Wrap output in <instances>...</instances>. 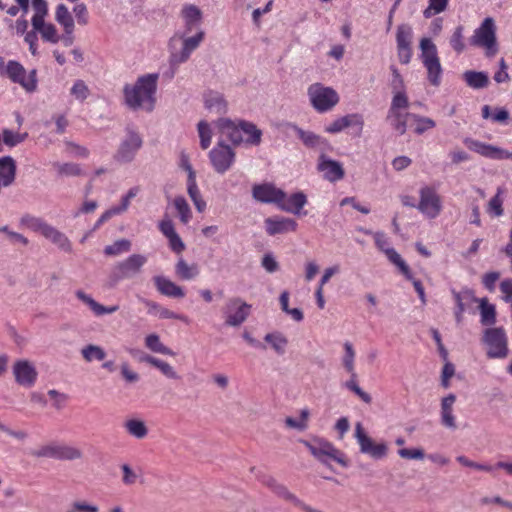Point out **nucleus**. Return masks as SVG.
Listing matches in <instances>:
<instances>
[{
	"instance_id": "obj_64",
	"label": "nucleus",
	"mask_w": 512,
	"mask_h": 512,
	"mask_svg": "<svg viewBox=\"0 0 512 512\" xmlns=\"http://www.w3.org/2000/svg\"><path fill=\"white\" fill-rule=\"evenodd\" d=\"M73 510L77 512H99V506L86 500H76L72 503Z\"/></svg>"
},
{
	"instance_id": "obj_10",
	"label": "nucleus",
	"mask_w": 512,
	"mask_h": 512,
	"mask_svg": "<svg viewBox=\"0 0 512 512\" xmlns=\"http://www.w3.org/2000/svg\"><path fill=\"white\" fill-rule=\"evenodd\" d=\"M408 108V98L401 96L392 97L387 113V121L399 135H404L407 131V122L408 119H411L412 114L408 112Z\"/></svg>"
},
{
	"instance_id": "obj_28",
	"label": "nucleus",
	"mask_w": 512,
	"mask_h": 512,
	"mask_svg": "<svg viewBox=\"0 0 512 512\" xmlns=\"http://www.w3.org/2000/svg\"><path fill=\"white\" fill-rule=\"evenodd\" d=\"M153 282L157 291L166 297L183 298L185 296L184 289L165 276H154Z\"/></svg>"
},
{
	"instance_id": "obj_59",
	"label": "nucleus",
	"mask_w": 512,
	"mask_h": 512,
	"mask_svg": "<svg viewBox=\"0 0 512 512\" xmlns=\"http://www.w3.org/2000/svg\"><path fill=\"white\" fill-rule=\"evenodd\" d=\"M71 95L78 101H85L90 95V90L83 80H76L71 88Z\"/></svg>"
},
{
	"instance_id": "obj_43",
	"label": "nucleus",
	"mask_w": 512,
	"mask_h": 512,
	"mask_svg": "<svg viewBox=\"0 0 512 512\" xmlns=\"http://www.w3.org/2000/svg\"><path fill=\"white\" fill-rule=\"evenodd\" d=\"M173 206L180 222L185 225L188 224L192 219V210L184 196H176L173 200Z\"/></svg>"
},
{
	"instance_id": "obj_46",
	"label": "nucleus",
	"mask_w": 512,
	"mask_h": 512,
	"mask_svg": "<svg viewBox=\"0 0 512 512\" xmlns=\"http://www.w3.org/2000/svg\"><path fill=\"white\" fill-rule=\"evenodd\" d=\"M197 131L200 139V147L203 150L208 149L212 143L213 137V130L211 125L207 121L201 120L197 124Z\"/></svg>"
},
{
	"instance_id": "obj_23",
	"label": "nucleus",
	"mask_w": 512,
	"mask_h": 512,
	"mask_svg": "<svg viewBox=\"0 0 512 512\" xmlns=\"http://www.w3.org/2000/svg\"><path fill=\"white\" fill-rule=\"evenodd\" d=\"M158 228L160 232L167 238L170 249L179 254L185 250V244L175 230L172 220L168 217L163 218Z\"/></svg>"
},
{
	"instance_id": "obj_45",
	"label": "nucleus",
	"mask_w": 512,
	"mask_h": 512,
	"mask_svg": "<svg viewBox=\"0 0 512 512\" xmlns=\"http://www.w3.org/2000/svg\"><path fill=\"white\" fill-rule=\"evenodd\" d=\"M384 254L387 259L399 269L406 279H412V273L409 266L394 248L387 250Z\"/></svg>"
},
{
	"instance_id": "obj_11",
	"label": "nucleus",
	"mask_w": 512,
	"mask_h": 512,
	"mask_svg": "<svg viewBox=\"0 0 512 512\" xmlns=\"http://www.w3.org/2000/svg\"><path fill=\"white\" fill-rule=\"evenodd\" d=\"M483 343L487 346V356L503 359L508 355L507 335L502 327L487 328L483 333Z\"/></svg>"
},
{
	"instance_id": "obj_57",
	"label": "nucleus",
	"mask_w": 512,
	"mask_h": 512,
	"mask_svg": "<svg viewBox=\"0 0 512 512\" xmlns=\"http://www.w3.org/2000/svg\"><path fill=\"white\" fill-rule=\"evenodd\" d=\"M463 31L464 28L462 25L457 26L449 40L450 46L458 54L462 53L465 49Z\"/></svg>"
},
{
	"instance_id": "obj_27",
	"label": "nucleus",
	"mask_w": 512,
	"mask_h": 512,
	"mask_svg": "<svg viewBox=\"0 0 512 512\" xmlns=\"http://www.w3.org/2000/svg\"><path fill=\"white\" fill-rule=\"evenodd\" d=\"M456 402V396L452 393L443 397L440 404V420L441 424L448 428L455 430L457 428L456 425V417L454 415L453 406Z\"/></svg>"
},
{
	"instance_id": "obj_13",
	"label": "nucleus",
	"mask_w": 512,
	"mask_h": 512,
	"mask_svg": "<svg viewBox=\"0 0 512 512\" xmlns=\"http://www.w3.org/2000/svg\"><path fill=\"white\" fill-rule=\"evenodd\" d=\"M38 458H53L56 460L72 461L82 458V451L71 445L50 443L43 445L31 453Z\"/></svg>"
},
{
	"instance_id": "obj_51",
	"label": "nucleus",
	"mask_w": 512,
	"mask_h": 512,
	"mask_svg": "<svg viewBox=\"0 0 512 512\" xmlns=\"http://www.w3.org/2000/svg\"><path fill=\"white\" fill-rule=\"evenodd\" d=\"M265 341L268 342L272 348L279 354L285 353V349L288 343L287 338L279 332L268 333L264 337Z\"/></svg>"
},
{
	"instance_id": "obj_39",
	"label": "nucleus",
	"mask_w": 512,
	"mask_h": 512,
	"mask_svg": "<svg viewBox=\"0 0 512 512\" xmlns=\"http://www.w3.org/2000/svg\"><path fill=\"white\" fill-rule=\"evenodd\" d=\"M480 322L484 326H491L496 322V307L488 302L487 298L479 300Z\"/></svg>"
},
{
	"instance_id": "obj_31",
	"label": "nucleus",
	"mask_w": 512,
	"mask_h": 512,
	"mask_svg": "<svg viewBox=\"0 0 512 512\" xmlns=\"http://www.w3.org/2000/svg\"><path fill=\"white\" fill-rule=\"evenodd\" d=\"M75 295L81 302H83L90 308V310L94 313L95 316L112 314L119 309L118 305L104 306L98 303L96 300L93 299L91 295L85 293L83 290H77L75 292Z\"/></svg>"
},
{
	"instance_id": "obj_5",
	"label": "nucleus",
	"mask_w": 512,
	"mask_h": 512,
	"mask_svg": "<svg viewBox=\"0 0 512 512\" xmlns=\"http://www.w3.org/2000/svg\"><path fill=\"white\" fill-rule=\"evenodd\" d=\"M439 185L423 184L418 190L416 209L426 218L435 219L443 210V201L438 192Z\"/></svg>"
},
{
	"instance_id": "obj_2",
	"label": "nucleus",
	"mask_w": 512,
	"mask_h": 512,
	"mask_svg": "<svg viewBox=\"0 0 512 512\" xmlns=\"http://www.w3.org/2000/svg\"><path fill=\"white\" fill-rule=\"evenodd\" d=\"M216 126L235 146H258L261 143L262 131L252 122L219 118Z\"/></svg>"
},
{
	"instance_id": "obj_19",
	"label": "nucleus",
	"mask_w": 512,
	"mask_h": 512,
	"mask_svg": "<svg viewBox=\"0 0 512 512\" xmlns=\"http://www.w3.org/2000/svg\"><path fill=\"white\" fill-rule=\"evenodd\" d=\"M464 144L466 145V147L469 150H471L483 157L493 159V160H505V159L512 160V152H509L500 147H497V146H494L491 144H487V143H484V142H481L479 140H475L472 138H465Z\"/></svg>"
},
{
	"instance_id": "obj_58",
	"label": "nucleus",
	"mask_w": 512,
	"mask_h": 512,
	"mask_svg": "<svg viewBox=\"0 0 512 512\" xmlns=\"http://www.w3.org/2000/svg\"><path fill=\"white\" fill-rule=\"evenodd\" d=\"M309 417V410L302 409L299 418L287 417L285 423L288 427L303 431L307 428V420Z\"/></svg>"
},
{
	"instance_id": "obj_44",
	"label": "nucleus",
	"mask_w": 512,
	"mask_h": 512,
	"mask_svg": "<svg viewBox=\"0 0 512 512\" xmlns=\"http://www.w3.org/2000/svg\"><path fill=\"white\" fill-rule=\"evenodd\" d=\"M145 346L155 353H160L163 355L173 356L174 352L167 346H165L161 340L160 337L155 334H149L145 337Z\"/></svg>"
},
{
	"instance_id": "obj_16",
	"label": "nucleus",
	"mask_w": 512,
	"mask_h": 512,
	"mask_svg": "<svg viewBox=\"0 0 512 512\" xmlns=\"http://www.w3.org/2000/svg\"><path fill=\"white\" fill-rule=\"evenodd\" d=\"M354 437L362 454H366L375 460H380L387 456V444L383 441L379 443L374 442V440L366 434L360 422L355 426Z\"/></svg>"
},
{
	"instance_id": "obj_63",
	"label": "nucleus",
	"mask_w": 512,
	"mask_h": 512,
	"mask_svg": "<svg viewBox=\"0 0 512 512\" xmlns=\"http://www.w3.org/2000/svg\"><path fill=\"white\" fill-rule=\"evenodd\" d=\"M73 13L79 25H87L89 22V13L84 3H78L73 8Z\"/></svg>"
},
{
	"instance_id": "obj_32",
	"label": "nucleus",
	"mask_w": 512,
	"mask_h": 512,
	"mask_svg": "<svg viewBox=\"0 0 512 512\" xmlns=\"http://www.w3.org/2000/svg\"><path fill=\"white\" fill-rule=\"evenodd\" d=\"M291 128L294 130L297 137L302 141V143L308 148L323 149L328 145V142L325 138L315 134L312 131L303 130L302 128L296 125H292Z\"/></svg>"
},
{
	"instance_id": "obj_49",
	"label": "nucleus",
	"mask_w": 512,
	"mask_h": 512,
	"mask_svg": "<svg viewBox=\"0 0 512 512\" xmlns=\"http://www.w3.org/2000/svg\"><path fill=\"white\" fill-rule=\"evenodd\" d=\"M81 355L87 362L102 361L106 357V352L98 345L89 344L82 348Z\"/></svg>"
},
{
	"instance_id": "obj_42",
	"label": "nucleus",
	"mask_w": 512,
	"mask_h": 512,
	"mask_svg": "<svg viewBox=\"0 0 512 512\" xmlns=\"http://www.w3.org/2000/svg\"><path fill=\"white\" fill-rule=\"evenodd\" d=\"M48 225L49 224L44 219L30 214H25L20 218V226L34 232H39L41 235H43Z\"/></svg>"
},
{
	"instance_id": "obj_17",
	"label": "nucleus",
	"mask_w": 512,
	"mask_h": 512,
	"mask_svg": "<svg viewBox=\"0 0 512 512\" xmlns=\"http://www.w3.org/2000/svg\"><path fill=\"white\" fill-rule=\"evenodd\" d=\"M147 262V257L141 254H132L125 260L118 262L112 270L115 281L129 279L137 275Z\"/></svg>"
},
{
	"instance_id": "obj_38",
	"label": "nucleus",
	"mask_w": 512,
	"mask_h": 512,
	"mask_svg": "<svg viewBox=\"0 0 512 512\" xmlns=\"http://www.w3.org/2000/svg\"><path fill=\"white\" fill-rule=\"evenodd\" d=\"M123 427L130 436L136 439H144L148 435V427L141 419H128L124 422Z\"/></svg>"
},
{
	"instance_id": "obj_35",
	"label": "nucleus",
	"mask_w": 512,
	"mask_h": 512,
	"mask_svg": "<svg viewBox=\"0 0 512 512\" xmlns=\"http://www.w3.org/2000/svg\"><path fill=\"white\" fill-rule=\"evenodd\" d=\"M175 274L184 281L196 279L200 274V268L197 264H189L183 258H180L175 265Z\"/></svg>"
},
{
	"instance_id": "obj_48",
	"label": "nucleus",
	"mask_w": 512,
	"mask_h": 512,
	"mask_svg": "<svg viewBox=\"0 0 512 512\" xmlns=\"http://www.w3.org/2000/svg\"><path fill=\"white\" fill-rule=\"evenodd\" d=\"M391 72H392V80H391V87L393 92V97L401 96L403 98H408L406 93V87L403 80V77L401 76L398 69L394 66H391Z\"/></svg>"
},
{
	"instance_id": "obj_20",
	"label": "nucleus",
	"mask_w": 512,
	"mask_h": 512,
	"mask_svg": "<svg viewBox=\"0 0 512 512\" xmlns=\"http://www.w3.org/2000/svg\"><path fill=\"white\" fill-rule=\"evenodd\" d=\"M252 196L258 202L276 204L278 207L281 200L285 199L286 193L272 183H262L253 186Z\"/></svg>"
},
{
	"instance_id": "obj_54",
	"label": "nucleus",
	"mask_w": 512,
	"mask_h": 512,
	"mask_svg": "<svg viewBox=\"0 0 512 512\" xmlns=\"http://www.w3.org/2000/svg\"><path fill=\"white\" fill-rule=\"evenodd\" d=\"M32 8L34 15L32 17V26L38 25L40 22L45 21V17L48 13V5L45 0H32Z\"/></svg>"
},
{
	"instance_id": "obj_41",
	"label": "nucleus",
	"mask_w": 512,
	"mask_h": 512,
	"mask_svg": "<svg viewBox=\"0 0 512 512\" xmlns=\"http://www.w3.org/2000/svg\"><path fill=\"white\" fill-rule=\"evenodd\" d=\"M33 29L36 32L41 34V37L44 41L56 44L60 40V35L57 32V29L54 24L46 23L45 21L40 22L38 25L33 26Z\"/></svg>"
},
{
	"instance_id": "obj_3",
	"label": "nucleus",
	"mask_w": 512,
	"mask_h": 512,
	"mask_svg": "<svg viewBox=\"0 0 512 512\" xmlns=\"http://www.w3.org/2000/svg\"><path fill=\"white\" fill-rule=\"evenodd\" d=\"M300 443L322 464L328 465L334 461L343 467L347 466L345 454L323 437L315 436L309 440L301 439Z\"/></svg>"
},
{
	"instance_id": "obj_18",
	"label": "nucleus",
	"mask_w": 512,
	"mask_h": 512,
	"mask_svg": "<svg viewBox=\"0 0 512 512\" xmlns=\"http://www.w3.org/2000/svg\"><path fill=\"white\" fill-rule=\"evenodd\" d=\"M363 127V116L359 113H351L332 121L325 127V132L330 134H336L342 132L347 128H350L352 130L351 134L359 137L362 134Z\"/></svg>"
},
{
	"instance_id": "obj_24",
	"label": "nucleus",
	"mask_w": 512,
	"mask_h": 512,
	"mask_svg": "<svg viewBox=\"0 0 512 512\" xmlns=\"http://www.w3.org/2000/svg\"><path fill=\"white\" fill-rule=\"evenodd\" d=\"M318 170L330 182H336L344 177V169L340 162L321 155L318 161Z\"/></svg>"
},
{
	"instance_id": "obj_8",
	"label": "nucleus",
	"mask_w": 512,
	"mask_h": 512,
	"mask_svg": "<svg viewBox=\"0 0 512 512\" xmlns=\"http://www.w3.org/2000/svg\"><path fill=\"white\" fill-rule=\"evenodd\" d=\"M312 107L319 113L330 111L339 102V95L332 87L314 83L307 91Z\"/></svg>"
},
{
	"instance_id": "obj_62",
	"label": "nucleus",
	"mask_w": 512,
	"mask_h": 512,
	"mask_svg": "<svg viewBox=\"0 0 512 512\" xmlns=\"http://www.w3.org/2000/svg\"><path fill=\"white\" fill-rule=\"evenodd\" d=\"M140 191V188L138 186H134L132 188H130L128 190V192L122 197L121 199V203L120 205H117V206H113V208L115 209V211L118 213V214H121L123 212H125L129 205H130V202L131 200L137 196V194L139 193Z\"/></svg>"
},
{
	"instance_id": "obj_36",
	"label": "nucleus",
	"mask_w": 512,
	"mask_h": 512,
	"mask_svg": "<svg viewBox=\"0 0 512 512\" xmlns=\"http://www.w3.org/2000/svg\"><path fill=\"white\" fill-rule=\"evenodd\" d=\"M342 347L341 364L349 376H354L356 371V350L350 341H345Z\"/></svg>"
},
{
	"instance_id": "obj_7",
	"label": "nucleus",
	"mask_w": 512,
	"mask_h": 512,
	"mask_svg": "<svg viewBox=\"0 0 512 512\" xmlns=\"http://www.w3.org/2000/svg\"><path fill=\"white\" fill-rule=\"evenodd\" d=\"M186 34L187 33L184 32L180 36L182 39V48L180 50H174L173 46H171L169 55V64L172 70L170 75L171 78L174 77L178 66L188 61L191 54L199 47L205 36L204 31L201 29H199L193 36H186ZM173 42L174 39L171 40L170 45H173Z\"/></svg>"
},
{
	"instance_id": "obj_33",
	"label": "nucleus",
	"mask_w": 512,
	"mask_h": 512,
	"mask_svg": "<svg viewBox=\"0 0 512 512\" xmlns=\"http://www.w3.org/2000/svg\"><path fill=\"white\" fill-rule=\"evenodd\" d=\"M16 175V164L11 156L0 158V186L8 187L14 180Z\"/></svg>"
},
{
	"instance_id": "obj_37",
	"label": "nucleus",
	"mask_w": 512,
	"mask_h": 512,
	"mask_svg": "<svg viewBox=\"0 0 512 512\" xmlns=\"http://www.w3.org/2000/svg\"><path fill=\"white\" fill-rule=\"evenodd\" d=\"M463 79L472 89H483L489 85V76L486 72L468 70L463 73Z\"/></svg>"
},
{
	"instance_id": "obj_25",
	"label": "nucleus",
	"mask_w": 512,
	"mask_h": 512,
	"mask_svg": "<svg viewBox=\"0 0 512 512\" xmlns=\"http://www.w3.org/2000/svg\"><path fill=\"white\" fill-rule=\"evenodd\" d=\"M55 20L63 28L66 35V43H72V34L75 29V22L71 12L65 4H58L55 10Z\"/></svg>"
},
{
	"instance_id": "obj_6",
	"label": "nucleus",
	"mask_w": 512,
	"mask_h": 512,
	"mask_svg": "<svg viewBox=\"0 0 512 512\" xmlns=\"http://www.w3.org/2000/svg\"><path fill=\"white\" fill-rule=\"evenodd\" d=\"M419 47L421 50L420 59L427 70L428 81L437 87L441 83L443 74L437 47L430 38L426 37L420 40Z\"/></svg>"
},
{
	"instance_id": "obj_14",
	"label": "nucleus",
	"mask_w": 512,
	"mask_h": 512,
	"mask_svg": "<svg viewBox=\"0 0 512 512\" xmlns=\"http://www.w3.org/2000/svg\"><path fill=\"white\" fill-rule=\"evenodd\" d=\"M210 164L218 174L226 173L235 163V151L224 141H218L209 151Z\"/></svg>"
},
{
	"instance_id": "obj_34",
	"label": "nucleus",
	"mask_w": 512,
	"mask_h": 512,
	"mask_svg": "<svg viewBox=\"0 0 512 512\" xmlns=\"http://www.w3.org/2000/svg\"><path fill=\"white\" fill-rule=\"evenodd\" d=\"M46 239L51 241L54 245H56L59 249L64 252H71L72 245L68 237L59 231L57 228L51 226L50 224L46 228L43 235Z\"/></svg>"
},
{
	"instance_id": "obj_53",
	"label": "nucleus",
	"mask_w": 512,
	"mask_h": 512,
	"mask_svg": "<svg viewBox=\"0 0 512 512\" xmlns=\"http://www.w3.org/2000/svg\"><path fill=\"white\" fill-rule=\"evenodd\" d=\"M357 372L355 371L354 372V376H350L349 380H347L343 386L352 391L353 393H355L363 402L369 404L371 401H372V398L371 396L363 391L360 386L358 385V382H357Z\"/></svg>"
},
{
	"instance_id": "obj_55",
	"label": "nucleus",
	"mask_w": 512,
	"mask_h": 512,
	"mask_svg": "<svg viewBox=\"0 0 512 512\" xmlns=\"http://www.w3.org/2000/svg\"><path fill=\"white\" fill-rule=\"evenodd\" d=\"M130 249L131 242L127 239H120L115 241L113 244L106 246L104 248V253L107 256H117L130 251Z\"/></svg>"
},
{
	"instance_id": "obj_21",
	"label": "nucleus",
	"mask_w": 512,
	"mask_h": 512,
	"mask_svg": "<svg viewBox=\"0 0 512 512\" xmlns=\"http://www.w3.org/2000/svg\"><path fill=\"white\" fill-rule=\"evenodd\" d=\"M13 375L16 383L25 388H31L35 385L38 372L33 363L28 360H18L13 365Z\"/></svg>"
},
{
	"instance_id": "obj_1",
	"label": "nucleus",
	"mask_w": 512,
	"mask_h": 512,
	"mask_svg": "<svg viewBox=\"0 0 512 512\" xmlns=\"http://www.w3.org/2000/svg\"><path fill=\"white\" fill-rule=\"evenodd\" d=\"M159 74L148 73L137 78L134 84L123 88L125 104L132 110L152 112L156 104Z\"/></svg>"
},
{
	"instance_id": "obj_9",
	"label": "nucleus",
	"mask_w": 512,
	"mask_h": 512,
	"mask_svg": "<svg viewBox=\"0 0 512 512\" xmlns=\"http://www.w3.org/2000/svg\"><path fill=\"white\" fill-rule=\"evenodd\" d=\"M142 146L143 138L141 134L134 127L127 126L114 159L120 163H130L135 159Z\"/></svg>"
},
{
	"instance_id": "obj_15",
	"label": "nucleus",
	"mask_w": 512,
	"mask_h": 512,
	"mask_svg": "<svg viewBox=\"0 0 512 512\" xmlns=\"http://www.w3.org/2000/svg\"><path fill=\"white\" fill-rule=\"evenodd\" d=\"M6 74L11 82L19 84L26 92H34L37 88V75L36 70H31L27 73L24 66L16 61L9 60L6 63Z\"/></svg>"
},
{
	"instance_id": "obj_12",
	"label": "nucleus",
	"mask_w": 512,
	"mask_h": 512,
	"mask_svg": "<svg viewBox=\"0 0 512 512\" xmlns=\"http://www.w3.org/2000/svg\"><path fill=\"white\" fill-rule=\"evenodd\" d=\"M252 306L240 297H231L225 303L222 313L224 323L229 327L241 326L249 317Z\"/></svg>"
},
{
	"instance_id": "obj_50",
	"label": "nucleus",
	"mask_w": 512,
	"mask_h": 512,
	"mask_svg": "<svg viewBox=\"0 0 512 512\" xmlns=\"http://www.w3.org/2000/svg\"><path fill=\"white\" fill-rule=\"evenodd\" d=\"M411 119L415 123L414 132L417 135H422L436 126V123L433 119L421 116L419 114H411Z\"/></svg>"
},
{
	"instance_id": "obj_22",
	"label": "nucleus",
	"mask_w": 512,
	"mask_h": 512,
	"mask_svg": "<svg viewBox=\"0 0 512 512\" xmlns=\"http://www.w3.org/2000/svg\"><path fill=\"white\" fill-rule=\"evenodd\" d=\"M264 223L266 232L270 236L294 232L298 227L294 219L283 216L268 217L265 219Z\"/></svg>"
},
{
	"instance_id": "obj_4",
	"label": "nucleus",
	"mask_w": 512,
	"mask_h": 512,
	"mask_svg": "<svg viewBox=\"0 0 512 512\" xmlns=\"http://www.w3.org/2000/svg\"><path fill=\"white\" fill-rule=\"evenodd\" d=\"M496 31L495 20L492 17H486L474 30L469 39L470 44L482 48L486 57H494L499 51Z\"/></svg>"
},
{
	"instance_id": "obj_40",
	"label": "nucleus",
	"mask_w": 512,
	"mask_h": 512,
	"mask_svg": "<svg viewBox=\"0 0 512 512\" xmlns=\"http://www.w3.org/2000/svg\"><path fill=\"white\" fill-rule=\"evenodd\" d=\"M141 360L143 362L151 364L152 366L159 369L162 372V374L165 375L169 379L175 380V379L179 378V376H178L177 372L174 370V368L169 363H167L161 359H158V358L150 356V355H145L144 357L141 358Z\"/></svg>"
},
{
	"instance_id": "obj_26",
	"label": "nucleus",
	"mask_w": 512,
	"mask_h": 512,
	"mask_svg": "<svg viewBox=\"0 0 512 512\" xmlns=\"http://www.w3.org/2000/svg\"><path fill=\"white\" fill-rule=\"evenodd\" d=\"M204 107L210 112L218 115L228 111V102L224 95L218 91L209 90L203 95Z\"/></svg>"
},
{
	"instance_id": "obj_29",
	"label": "nucleus",
	"mask_w": 512,
	"mask_h": 512,
	"mask_svg": "<svg viewBox=\"0 0 512 512\" xmlns=\"http://www.w3.org/2000/svg\"><path fill=\"white\" fill-rule=\"evenodd\" d=\"M307 204V197L303 192H296L291 194L289 197H285L281 200L278 208L282 211L292 213L294 215H306V212L302 213V209Z\"/></svg>"
},
{
	"instance_id": "obj_60",
	"label": "nucleus",
	"mask_w": 512,
	"mask_h": 512,
	"mask_svg": "<svg viewBox=\"0 0 512 512\" xmlns=\"http://www.w3.org/2000/svg\"><path fill=\"white\" fill-rule=\"evenodd\" d=\"M503 190L498 188L497 193L494 197H492L488 203V213L493 216H501L503 214V199L501 198V194Z\"/></svg>"
},
{
	"instance_id": "obj_30",
	"label": "nucleus",
	"mask_w": 512,
	"mask_h": 512,
	"mask_svg": "<svg viewBox=\"0 0 512 512\" xmlns=\"http://www.w3.org/2000/svg\"><path fill=\"white\" fill-rule=\"evenodd\" d=\"M184 21L185 33H190L199 28L202 21V11L193 4H185L181 10Z\"/></svg>"
},
{
	"instance_id": "obj_52",
	"label": "nucleus",
	"mask_w": 512,
	"mask_h": 512,
	"mask_svg": "<svg viewBox=\"0 0 512 512\" xmlns=\"http://www.w3.org/2000/svg\"><path fill=\"white\" fill-rule=\"evenodd\" d=\"M413 30L408 24H401L397 27L396 46H411Z\"/></svg>"
},
{
	"instance_id": "obj_61",
	"label": "nucleus",
	"mask_w": 512,
	"mask_h": 512,
	"mask_svg": "<svg viewBox=\"0 0 512 512\" xmlns=\"http://www.w3.org/2000/svg\"><path fill=\"white\" fill-rule=\"evenodd\" d=\"M54 167L59 175L77 176L81 174V168L75 163H54Z\"/></svg>"
},
{
	"instance_id": "obj_56",
	"label": "nucleus",
	"mask_w": 512,
	"mask_h": 512,
	"mask_svg": "<svg viewBox=\"0 0 512 512\" xmlns=\"http://www.w3.org/2000/svg\"><path fill=\"white\" fill-rule=\"evenodd\" d=\"M449 0H428V7L423 11L425 18L444 12L448 7Z\"/></svg>"
},
{
	"instance_id": "obj_47",
	"label": "nucleus",
	"mask_w": 512,
	"mask_h": 512,
	"mask_svg": "<svg viewBox=\"0 0 512 512\" xmlns=\"http://www.w3.org/2000/svg\"><path fill=\"white\" fill-rule=\"evenodd\" d=\"M3 144L8 146L9 148H13L21 143H23L28 138L27 132H17L5 128L2 130Z\"/></svg>"
}]
</instances>
